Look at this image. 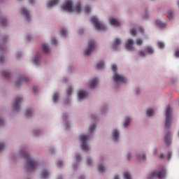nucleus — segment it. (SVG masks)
<instances>
[{
    "label": "nucleus",
    "instance_id": "f257e3e1",
    "mask_svg": "<svg viewBox=\"0 0 179 179\" xmlns=\"http://www.w3.org/2000/svg\"><path fill=\"white\" fill-rule=\"evenodd\" d=\"M22 155L27 159V169L28 171H34L38 166V163L30 157L29 154L27 151L22 152Z\"/></svg>",
    "mask_w": 179,
    "mask_h": 179
},
{
    "label": "nucleus",
    "instance_id": "f03ea898",
    "mask_svg": "<svg viewBox=\"0 0 179 179\" xmlns=\"http://www.w3.org/2000/svg\"><path fill=\"white\" fill-rule=\"evenodd\" d=\"M62 9H63L65 11H67L69 13H71L73 11L80 13H81V4L80 3H78L76 4L74 8H73V3L71 1H67L64 3L63 6H62Z\"/></svg>",
    "mask_w": 179,
    "mask_h": 179
},
{
    "label": "nucleus",
    "instance_id": "7ed1b4c3",
    "mask_svg": "<svg viewBox=\"0 0 179 179\" xmlns=\"http://www.w3.org/2000/svg\"><path fill=\"white\" fill-rule=\"evenodd\" d=\"M111 69L113 72H114V76H113V80H114L116 83H126L127 80L125 77L123 76H121L117 73V67L116 65L113 64L111 66Z\"/></svg>",
    "mask_w": 179,
    "mask_h": 179
},
{
    "label": "nucleus",
    "instance_id": "20e7f679",
    "mask_svg": "<svg viewBox=\"0 0 179 179\" xmlns=\"http://www.w3.org/2000/svg\"><path fill=\"white\" fill-rule=\"evenodd\" d=\"M171 112L172 109L171 108V106H168L166 110V123L164 124L166 129L170 128L172 125V116L171 115Z\"/></svg>",
    "mask_w": 179,
    "mask_h": 179
},
{
    "label": "nucleus",
    "instance_id": "39448f33",
    "mask_svg": "<svg viewBox=\"0 0 179 179\" xmlns=\"http://www.w3.org/2000/svg\"><path fill=\"white\" fill-rule=\"evenodd\" d=\"M166 176V169L164 167H162L159 171H153L150 176V179H155L157 178L159 179H163L164 177Z\"/></svg>",
    "mask_w": 179,
    "mask_h": 179
},
{
    "label": "nucleus",
    "instance_id": "423d86ee",
    "mask_svg": "<svg viewBox=\"0 0 179 179\" xmlns=\"http://www.w3.org/2000/svg\"><path fill=\"white\" fill-rule=\"evenodd\" d=\"M91 22L93 23V25L95 27L96 30H106V26L102 22H100L96 17H92Z\"/></svg>",
    "mask_w": 179,
    "mask_h": 179
},
{
    "label": "nucleus",
    "instance_id": "0eeeda50",
    "mask_svg": "<svg viewBox=\"0 0 179 179\" xmlns=\"http://www.w3.org/2000/svg\"><path fill=\"white\" fill-rule=\"evenodd\" d=\"M89 136L85 134H83L79 136L80 141L82 142L81 149L82 150L87 151L89 150V146L87 145V141H88Z\"/></svg>",
    "mask_w": 179,
    "mask_h": 179
},
{
    "label": "nucleus",
    "instance_id": "6e6552de",
    "mask_svg": "<svg viewBox=\"0 0 179 179\" xmlns=\"http://www.w3.org/2000/svg\"><path fill=\"white\" fill-rule=\"evenodd\" d=\"M96 43L94 41H90L88 42V49L84 51V55L88 56L90 55L92 52L95 48Z\"/></svg>",
    "mask_w": 179,
    "mask_h": 179
},
{
    "label": "nucleus",
    "instance_id": "1a4fd4ad",
    "mask_svg": "<svg viewBox=\"0 0 179 179\" xmlns=\"http://www.w3.org/2000/svg\"><path fill=\"white\" fill-rule=\"evenodd\" d=\"M22 101V98L17 97L15 98L14 104L13 105V109L15 111H19L20 102Z\"/></svg>",
    "mask_w": 179,
    "mask_h": 179
},
{
    "label": "nucleus",
    "instance_id": "9d476101",
    "mask_svg": "<svg viewBox=\"0 0 179 179\" xmlns=\"http://www.w3.org/2000/svg\"><path fill=\"white\" fill-rule=\"evenodd\" d=\"M134 41L132 39H128L126 41V49L129 50V51H132L134 50Z\"/></svg>",
    "mask_w": 179,
    "mask_h": 179
},
{
    "label": "nucleus",
    "instance_id": "9b49d317",
    "mask_svg": "<svg viewBox=\"0 0 179 179\" xmlns=\"http://www.w3.org/2000/svg\"><path fill=\"white\" fill-rule=\"evenodd\" d=\"M20 13L25 16L27 21H29L30 15H29V11L26 10V8H23L20 10Z\"/></svg>",
    "mask_w": 179,
    "mask_h": 179
},
{
    "label": "nucleus",
    "instance_id": "f8f14e48",
    "mask_svg": "<svg viewBox=\"0 0 179 179\" xmlns=\"http://www.w3.org/2000/svg\"><path fill=\"white\" fill-rule=\"evenodd\" d=\"M28 78L27 77H23L22 78H19V80H16V82H15V85H16V87H20V85L27 82Z\"/></svg>",
    "mask_w": 179,
    "mask_h": 179
},
{
    "label": "nucleus",
    "instance_id": "ddd939ff",
    "mask_svg": "<svg viewBox=\"0 0 179 179\" xmlns=\"http://www.w3.org/2000/svg\"><path fill=\"white\" fill-rule=\"evenodd\" d=\"M109 22H110V25L114 26V27H118L120 25L118 20H116L115 18H110L109 20Z\"/></svg>",
    "mask_w": 179,
    "mask_h": 179
},
{
    "label": "nucleus",
    "instance_id": "4468645a",
    "mask_svg": "<svg viewBox=\"0 0 179 179\" xmlns=\"http://www.w3.org/2000/svg\"><path fill=\"white\" fill-rule=\"evenodd\" d=\"M59 3V0H51L49 2L47 3V7L48 8H52L53 6H55Z\"/></svg>",
    "mask_w": 179,
    "mask_h": 179
},
{
    "label": "nucleus",
    "instance_id": "2eb2a0df",
    "mask_svg": "<svg viewBox=\"0 0 179 179\" xmlns=\"http://www.w3.org/2000/svg\"><path fill=\"white\" fill-rule=\"evenodd\" d=\"M119 138V131L117 129L113 130L112 139L114 141H117Z\"/></svg>",
    "mask_w": 179,
    "mask_h": 179
},
{
    "label": "nucleus",
    "instance_id": "dca6fc26",
    "mask_svg": "<svg viewBox=\"0 0 179 179\" xmlns=\"http://www.w3.org/2000/svg\"><path fill=\"white\" fill-rule=\"evenodd\" d=\"M164 143H166V145H171V133L168 132L166 135V137L164 138Z\"/></svg>",
    "mask_w": 179,
    "mask_h": 179
},
{
    "label": "nucleus",
    "instance_id": "f3484780",
    "mask_svg": "<svg viewBox=\"0 0 179 179\" xmlns=\"http://www.w3.org/2000/svg\"><path fill=\"white\" fill-rule=\"evenodd\" d=\"M87 96V92L85 91H81L78 94V99L79 100L84 99Z\"/></svg>",
    "mask_w": 179,
    "mask_h": 179
},
{
    "label": "nucleus",
    "instance_id": "a211bd4d",
    "mask_svg": "<svg viewBox=\"0 0 179 179\" xmlns=\"http://www.w3.org/2000/svg\"><path fill=\"white\" fill-rule=\"evenodd\" d=\"M98 85V79L97 78H94L92 80H91V83H90V87L92 89L95 88Z\"/></svg>",
    "mask_w": 179,
    "mask_h": 179
},
{
    "label": "nucleus",
    "instance_id": "6ab92c4d",
    "mask_svg": "<svg viewBox=\"0 0 179 179\" xmlns=\"http://www.w3.org/2000/svg\"><path fill=\"white\" fill-rule=\"evenodd\" d=\"M48 176H49V172L46 169L43 170L42 172L41 173V178L43 179L47 178Z\"/></svg>",
    "mask_w": 179,
    "mask_h": 179
},
{
    "label": "nucleus",
    "instance_id": "aec40b11",
    "mask_svg": "<svg viewBox=\"0 0 179 179\" xmlns=\"http://www.w3.org/2000/svg\"><path fill=\"white\" fill-rule=\"evenodd\" d=\"M42 49H43V52H44L45 54H48L49 48L48 46H47L46 44H43Z\"/></svg>",
    "mask_w": 179,
    "mask_h": 179
},
{
    "label": "nucleus",
    "instance_id": "412c9836",
    "mask_svg": "<svg viewBox=\"0 0 179 179\" xmlns=\"http://www.w3.org/2000/svg\"><path fill=\"white\" fill-rule=\"evenodd\" d=\"M156 23H157V25L159 26V27L161 29L166 27V24L164 22H162L160 20H157Z\"/></svg>",
    "mask_w": 179,
    "mask_h": 179
},
{
    "label": "nucleus",
    "instance_id": "4be33fe9",
    "mask_svg": "<svg viewBox=\"0 0 179 179\" xmlns=\"http://www.w3.org/2000/svg\"><path fill=\"white\" fill-rule=\"evenodd\" d=\"M104 62H100L99 63L96 64V68L98 69H102L104 68Z\"/></svg>",
    "mask_w": 179,
    "mask_h": 179
},
{
    "label": "nucleus",
    "instance_id": "5701e85b",
    "mask_svg": "<svg viewBox=\"0 0 179 179\" xmlns=\"http://www.w3.org/2000/svg\"><path fill=\"white\" fill-rule=\"evenodd\" d=\"M2 76L4 78H8L9 77H10V73H9L8 71H4L2 72Z\"/></svg>",
    "mask_w": 179,
    "mask_h": 179
},
{
    "label": "nucleus",
    "instance_id": "b1692460",
    "mask_svg": "<svg viewBox=\"0 0 179 179\" xmlns=\"http://www.w3.org/2000/svg\"><path fill=\"white\" fill-rule=\"evenodd\" d=\"M166 17H168V18L170 20L173 19V17H174V14L173 13V11H168V13H166Z\"/></svg>",
    "mask_w": 179,
    "mask_h": 179
},
{
    "label": "nucleus",
    "instance_id": "393cba45",
    "mask_svg": "<svg viewBox=\"0 0 179 179\" xmlns=\"http://www.w3.org/2000/svg\"><path fill=\"white\" fill-rule=\"evenodd\" d=\"M130 122H131L130 117H126V120L124 121V128H127L129 126V124H130Z\"/></svg>",
    "mask_w": 179,
    "mask_h": 179
},
{
    "label": "nucleus",
    "instance_id": "a878e982",
    "mask_svg": "<svg viewBox=\"0 0 179 179\" xmlns=\"http://www.w3.org/2000/svg\"><path fill=\"white\" fill-rule=\"evenodd\" d=\"M0 24L3 27L6 26L7 24V20L5 18H0Z\"/></svg>",
    "mask_w": 179,
    "mask_h": 179
},
{
    "label": "nucleus",
    "instance_id": "bb28decb",
    "mask_svg": "<svg viewBox=\"0 0 179 179\" xmlns=\"http://www.w3.org/2000/svg\"><path fill=\"white\" fill-rule=\"evenodd\" d=\"M120 44H121V40H120L119 38H116L114 41V47L117 48L120 45Z\"/></svg>",
    "mask_w": 179,
    "mask_h": 179
},
{
    "label": "nucleus",
    "instance_id": "cd10ccee",
    "mask_svg": "<svg viewBox=\"0 0 179 179\" xmlns=\"http://www.w3.org/2000/svg\"><path fill=\"white\" fill-rule=\"evenodd\" d=\"M145 51H146L147 53L149 54V55H152V54L154 53V50H153L151 47H150V46H148V47L145 49Z\"/></svg>",
    "mask_w": 179,
    "mask_h": 179
},
{
    "label": "nucleus",
    "instance_id": "c85d7f7f",
    "mask_svg": "<svg viewBox=\"0 0 179 179\" xmlns=\"http://www.w3.org/2000/svg\"><path fill=\"white\" fill-rule=\"evenodd\" d=\"M32 115H33V112H32L31 110H30V109H27V110H26L25 115H26L27 117H31Z\"/></svg>",
    "mask_w": 179,
    "mask_h": 179
},
{
    "label": "nucleus",
    "instance_id": "c756f323",
    "mask_svg": "<svg viewBox=\"0 0 179 179\" xmlns=\"http://www.w3.org/2000/svg\"><path fill=\"white\" fill-rule=\"evenodd\" d=\"M154 115V110L152 109H148L147 110V116L152 117Z\"/></svg>",
    "mask_w": 179,
    "mask_h": 179
},
{
    "label": "nucleus",
    "instance_id": "7c9ffc66",
    "mask_svg": "<svg viewBox=\"0 0 179 179\" xmlns=\"http://www.w3.org/2000/svg\"><path fill=\"white\" fill-rule=\"evenodd\" d=\"M98 171L100 173H104L105 168H104V166H103L102 164H100L98 166Z\"/></svg>",
    "mask_w": 179,
    "mask_h": 179
},
{
    "label": "nucleus",
    "instance_id": "2f4dec72",
    "mask_svg": "<svg viewBox=\"0 0 179 179\" xmlns=\"http://www.w3.org/2000/svg\"><path fill=\"white\" fill-rule=\"evenodd\" d=\"M157 47H159V49H163L165 47V44L162 42L157 43Z\"/></svg>",
    "mask_w": 179,
    "mask_h": 179
},
{
    "label": "nucleus",
    "instance_id": "473e14b6",
    "mask_svg": "<svg viewBox=\"0 0 179 179\" xmlns=\"http://www.w3.org/2000/svg\"><path fill=\"white\" fill-rule=\"evenodd\" d=\"M58 97H59V96H58L57 93L54 94V95H53V102L54 103L57 102Z\"/></svg>",
    "mask_w": 179,
    "mask_h": 179
},
{
    "label": "nucleus",
    "instance_id": "72a5a7b5",
    "mask_svg": "<svg viewBox=\"0 0 179 179\" xmlns=\"http://www.w3.org/2000/svg\"><path fill=\"white\" fill-rule=\"evenodd\" d=\"M124 179H131L130 173H129L128 172H124Z\"/></svg>",
    "mask_w": 179,
    "mask_h": 179
},
{
    "label": "nucleus",
    "instance_id": "f704fd0d",
    "mask_svg": "<svg viewBox=\"0 0 179 179\" xmlns=\"http://www.w3.org/2000/svg\"><path fill=\"white\" fill-rule=\"evenodd\" d=\"M90 12H91L90 7H89V6L85 7V9H84V13H90Z\"/></svg>",
    "mask_w": 179,
    "mask_h": 179
},
{
    "label": "nucleus",
    "instance_id": "c9c22d12",
    "mask_svg": "<svg viewBox=\"0 0 179 179\" xmlns=\"http://www.w3.org/2000/svg\"><path fill=\"white\" fill-rule=\"evenodd\" d=\"M136 45H141L143 44V40L141 38H138L136 41Z\"/></svg>",
    "mask_w": 179,
    "mask_h": 179
},
{
    "label": "nucleus",
    "instance_id": "e433bc0d",
    "mask_svg": "<svg viewBox=\"0 0 179 179\" xmlns=\"http://www.w3.org/2000/svg\"><path fill=\"white\" fill-rule=\"evenodd\" d=\"M40 60V57L37 56L35 57V59H34V64H35L36 65L38 64Z\"/></svg>",
    "mask_w": 179,
    "mask_h": 179
},
{
    "label": "nucleus",
    "instance_id": "4c0bfd02",
    "mask_svg": "<svg viewBox=\"0 0 179 179\" xmlns=\"http://www.w3.org/2000/svg\"><path fill=\"white\" fill-rule=\"evenodd\" d=\"M73 90L71 88V87H69V88L67 89V94L69 96H70L72 94Z\"/></svg>",
    "mask_w": 179,
    "mask_h": 179
},
{
    "label": "nucleus",
    "instance_id": "58836bf2",
    "mask_svg": "<svg viewBox=\"0 0 179 179\" xmlns=\"http://www.w3.org/2000/svg\"><path fill=\"white\" fill-rule=\"evenodd\" d=\"M138 55H140V56L142 57H146V53H145V52L143 50L138 51Z\"/></svg>",
    "mask_w": 179,
    "mask_h": 179
},
{
    "label": "nucleus",
    "instance_id": "ea45409f",
    "mask_svg": "<svg viewBox=\"0 0 179 179\" xmlns=\"http://www.w3.org/2000/svg\"><path fill=\"white\" fill-rule=\"evenodd\" d=\"M96 129V126L93 124L92 126L89 127V132H93V131Z\"/></svg>",
    "mask_w": 179,
    "mask_h": 179
},
{
    "label": "nucleus",
    "instance_id": "a19ab883",
    "mask_svg": "<svg viewBox=\"0 0 179 179\" xmlns=\"http://www.w3.org/2000/svg\"><path fill=\"white\" fill-rule=\"evenodd\" d=\"M61 34H62V36H65L67 34V31H66L65 29H62Z\"/></svg>",
    "mask_w": 179,
    "mask_h": 179
},
{
    "label": "nucleus",
    "instance_id": "79ce46f5",
    "mask_svg": "<svg viewBox=\"0 0 179 179\" xmlns=\"http://www.w3.org/2000/svg\"><path fill=\"white\" fill-rule=\"evenodd\" d=\"M129 33H131V36H136V30L134 29H131L129 31Z\"/></svg>",
    "mask_w": 179,
    "mask_h": 179
},
{
    "label": "nucleus",
    "instance_id": "37998d69",
    "mask_svg": "<svg viewBox=\"0 0 179 179\" xmlns=\"http://www.w3.org/2000/svg\"><path fill=\"white\" fill-rule=\"evenodd\" d=\"M138 159H140V160H146V155H140L138 156Z\"/></svg>",
    "mask_w": 179,
    "mask_h": 179
},
{
    "label": "nucleus",
    "instance_id": "c03bdc74",
    "mask_svg": "<svg viewBox=\"0 0 179 179\" xmlns=\"http://www.w3.org/2000/svg\"><path fill=\"white\" fill-rule=\"evenodd\" d=\"M4 148H5V145L3 143H0V152L3 150Z\"/></svg>",
    "mask_w": 179,
    "mask_h": 179
},
{
    "label": "nucleus",
    "instance_id": "a18cd8bd",
    "mask_svg": "<svg viewBox=\"0 0 179 179\" xmlns=\"http://www.w3.org/2000/svg\"><path fill=\"white\" fill-rule=\"evenodd\" d=\"M76 160L77 162H79L80 160H81V157L79 155H76Z\"/></svg>",
    "mask_w": 179,
    "mask_h": 179
},
{
    "label": "nucleus",
    "instance_id": "49530a36",
    "mask_svg": "<svg viewBox=\"0 0 179 179\" xmlns=\"http://www.w3.org/2000/svg\"><path fill=\"white\" fill-rule=\"evenodd\" d=\"M92 164V160L90 158L87 159V165L90 166Z\"/></svg>",
    "mask_w": 179,
    "mask_h": 179
},
{
    "label": "nucleus",
    "instance_id": "de8ad7c7",
    "mask_svg": "<svg viewBox=\"0 0 179 179\" xmlns=\"http://www.w3.org/2000/svg\"><path fill=\"white\" fill-rule=\"evenodd\" d=\"M171 157H172V153L171 152H169L166 158L168 159V160H170Z\"/></svg>",
    "mask_w": 179,
    "mask_h": 179
},
{
    "label": "nucleus",
    "instance_id": "09e8293b",
    "mask_svg": "<svg viewBox=\"0 0 179 179\" xmlns=\"http://www.w3.org/2000/svg\"><path fill=\"white\" fill-rule=\"evenodd\" d=\"M175 56H176V57H179V50H178L175 52Z\"/></svg>",
    "mask_w": 179,
    "mask_h": 179
},
{
    "label": "nucleus",
    "instance_id": "8fccbe9b",
    "mask_svg": "<svg viewBox=\"0 0 179 179\" xmlns=\"http://www.w3.org/2000/svg\"><path fill=\"white\" fill-rule=\"evenodd\" d=\"M52 44H57V40L52 39Z\"/></svg>",
    "mask_w": 179,
    "mask_h": 179
},
{
    "label": "nucleus",
    "instance_id": "3c124183",
    "mask_svg": "<svg viewBox=\"0 0 179 179\" xmlns=\"http://www.w3.org/2000/svg\"><path fill=\"white\" fill-rule=\"evenodd\" d=\"M57 165H58L59 167H62V166H63V162H59L57 163Z\"/></svg>",
    "mask_w": 179,
    "mask_h": 179
},
{
    "label": "nucleus",
    "instance_id": "603ef678",
    "mask_svg": "<svg viewBox=\"0 0 179 179\" xmlns=\"http://www.w3.org/2000/svg\"><path fill=\"white\" fill-rule=\"evenodd\" d=\"M3 124H4L3 120H2L1 118H0V126L3 125Z\"/></svg>",
    "mask_w": 179,
    "mask_h": 179
},
{
    "label": "nucleus",
    "instance_id": "864d4df0",
    "mask_svg": "<svg viewBox=\"0 0 179 179\" xmlns=\"http://www.w3.org/2000/svg\"><path fill=\"white\" fill-rule=\"evenodd\" d=\"M37 90H38L37 87H33V92H34L36 93V92H37Z\"/></svg>",
    "mask_w": 179,
    "mask_h": 179
},
{
    "label": "nucleus",
    "instance_id": "5fc2aeb1",
    "mask_svg": "<svg viewBox=\"0 0 179 179\" xmlns=\"http://www.w3.org/2000/svg\"><path fill=\"white\" fill-rule=\"evenodd\" d=\"M38 133H39V131H38V130L35 131H34V136H38Z\"/></svg>",
    "mask_w": 179,
    "mask_h": 179
},
{
    "label": "nucleus",
    "instance_id": "6e6d98bb",
    "mask_svg": "<svg viewBox=\"0 0 179 179\" xmlns=\"http://www.w3.org/2000/svg\"><path fill=\"white\" fill-rule=\"evenodd\" d=\"M138 31H139L141 33L144 34V29H143V28H140V29H138Z\"/></svg>",
    "mask_w": 179,
    "mask_h": 179
},
{
    "label": "nucleus",
    "instance_id": "4d7b16f0",
    "mask_svg": "<svg viewBox=\"0 0 179 179\" xmlns=\"http://www.w3.org/2000/svg\"><path fill=\"white\" fill-rule=\"evenodd\" d=\"M3 61H4V58L2 57H0V64L3 62Z\"/></svg>",
    "mask_w": 179,
    "mask_h": 179
},
{
    "label": "nucleus",
    "instance_id": "13d9d810",
    "mask_svg": "<svg viewBox=\"0 0 179 179\" xmlns=\"http://www.w3.org/2000/svg\"><path fill=\"white\" fill-rule=\"evenodd\" d=\"M164 158V155L163 154H161L160 155H159V159H162Z\"/></svg>",
    "mask_w": 179,
    "mask_h": 179
},
{
    "label": "nucleus",
    "instance_id": "bf43d9fd",
    "mask_svg": "<svg viewBox=\"0 0 179 179\" xmlns=\"http://www.w3.org/2000/svg\"><path fill=\"white\" fill-rule=\"evenodd\" d=\"M34 3V0H29V3L33 4Z\"/></svg>",
    "mask_w": 179,
    "mask_h": 179
},
{
    "label": "nucleus",
    "instance_id": "052dcab7",
    "mask_svg": "<svg viewBox=\"0 0 179 179\" xmlns=\"http://www.w3.org/2000/svg\"><path fill=\"white\" fill-rule=\"evenodd\" d=\"M114 179H119V177H118V176H115V177H114Z\"/></svg>",
    "mask_w": 179,
    "mask_h": 179
},
{
    "label": "nucleus",
    "instance_id": "680f3d73",
    "mask_svg": "<svg viewBox=\"0 0 179 179\" xmlns=\"http://www.w3.org/2000/svg\"><path fill=\"white\" fill-rule=\"evenodd\" d=\"M63 119H64V120H66V115L65 114L63 115Z\"/></svg>",
    "mask_w": 179,
    "mask_h": 179
},
{
    "label": "nucleus",
    "instance_id": "e2e57ef3",
    "mask_svg": "<svg viewBox=\"0 0 179 179\" xmlns=\"http://www.w3.org/2000/svg\"><path fill=\"white\" fill-rule=\"evenodd\" d=\"M79 34H82V30H79Z\"/></svg>",
    "mask_w": 179,
    "mask_h": 179
},
{
    "label": "nucleus",
    "instance_id": "0e129e2a",
    "mask_svg": "<svg viewBox=\"0 0 179 179\" xmlns=\"http://www.w3.org/2000/svg\"><path fill=\"white\" fill-rule=\"evenodd\" d=\"M83 178H84L83 176L80 177V179H83Z\"/></svg>",
    "mask_w": 179,
    "mask_h": 179
},
{
    "label": "nucleus",
    "instance_id": "69168bd1",
    "mask_svg": "<svg viewBox=\"0 0 179 179\" xmlns=\"http://www.w3.org/2000/svg\"><path fill=\"white\" fill-rule=\"evenodd\" d=\"M17 57H19V54H18V55H17Z\"/></svg>",
    "mask_w": 179,
    "mask_h": 179
},
{
    "label": "nucleus",
    "instance_id": "338daca9",
    "mask_svg": "<svg viewBox=\"0 0 179 179\" xmlns=\"http://www.w3.org/2000/svg\"><path fill=\"white\" fill-rule=\"evenodd\" d=\"M19 1H20L21 0H18Z\"/></svg>",
    "mask_w": 179,
    "mask_h": 179
},
{
    "label": "nucleus",
    "instance_id": "774afa93",
    "mask_svg": "<svg viewBox=\"0 0 179 179\" xmlns=\"http://www.w3.org/2000/svg\"><path fill=\"white\" fill-rule=\"evenodd\" d=\"M58 179H61V178H58Z\"/></svg>",
    "mask_w": 179,
    "mask_h": 179
}]
</instances>
